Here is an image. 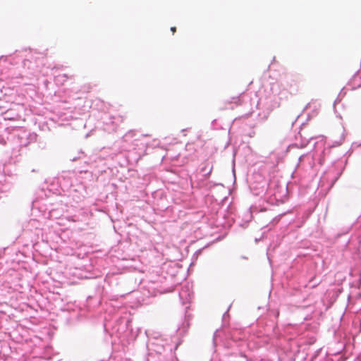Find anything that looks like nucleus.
<instances>
[{
	"mask_svg": "<svg viewBox=\"0 0 361 361\" xmlns=\"http://www.w3.org/2000/svg\"><path fill=\"white\" fill-rule=\"evenodd\" d=\"M68 77L66 74L59 75L56 77V80L57 82L62 81L64 82L67 80Z\"/></svg>",
	"mask_w": 361,
	"mask_h": 361,
	"instance_id": "1",
	"label": "nucleus"
},
{
	"mask_svg": "<svg viewBox=\"0 0 361 361\" xmlns=\"http://www.w3.org/2000/svg\"><path fill=\"white\" fill-rule=\"evenodd\" d=\"M235 103L238 105L240 104H241V102H240V99L239 97H236L235 98Z\"/></svg>",
	"mask_w": 361,
	"mask_h": 361,
	"instance_id": "2",
	"label": "nucleus"
},
{
	"mask_svg": "<svg viewBox=\"0 0 361 361\" xmlns=\"http://www.w3.org/2000/svg\"><path fill=\"white\" fill-rule=\"evenodd\" d=\"M171 30L173 32V34H174L176 32V27H171Z\"/></svg>",
	"mask_w": 361,
	"mask_h": 361,
	"instance_id": "3",
	"label": "nucleus"
}]
</instances>
